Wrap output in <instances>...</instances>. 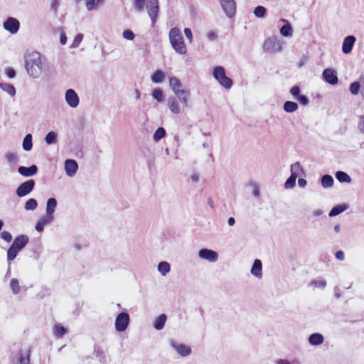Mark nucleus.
Masks as SVG:
<instances>
[{
	"label": "nucleus",
	"instance_id": "61",
	"mask_svg": "<svg viewBox=\"0 0 364 364\" xmlns=\"http://www.w3.org/2000/svg\"><path fill=\"white\" fill-rule=\"evenodd\" d=\"M51 8L55 13L57 12L58 8V0H53L51 4Z\"/></svg>",
	"mask_w": 364,
	"mask_h": 364
},
{
	"label": "nucleus",
	"instance_id": "42",
	"mask_svg": "<svg viewBox=\"0 0 364 364\" xmlns=\"http://www.w3.org/2000/svg\"><path fill=\"white\" fill-rule=\"evenodd\" d=\"M57 141V133L55 132H48L46 137H45V141L48 144H52L55 143Z\"/></svg>",
	"mask_w": 364,
	"mask_h": 364
},
{
	"label": "nucleus",
	"instance_id": "33",
	"mask_svg": "<svg viewBox=\"0 0 364 364\" xmlns=\"http://www.w3.org/2000/svg\"><path fill=\"white\" fill-rule=\"evenodd\" d=\"M23 149L26 151H31L33 147V143H32V135L31 134H28L26 135L23 140L22 144Z\"/></svg>",
	"mask_w": 364,
	"mask_h": 364
},
{
	"label": "nucleus",
	"instance_id": "28",
	"mask_svg": "<svg viewBox=\"0 0 364 364\" xmlns=\"http://www.w3.org/2000/svg\"><path fill=\"white\" fill-rule=\"evenodd\" d=\"M284 110L287 113H293L296 112L299 106L296 102L292 101H287L284 104Z\"/></svg>",
	"mask_w": 364,
	"mask_h": 364
},
{
	"label": "nucleus",
	"instance_id": "57",
	"mask_svg": "<svg viewBox=\"0 0 364 364\" xmlns=\"http://www.w3.org/2000/svg\"><path fill=\"white\" fill-rule=\"evenodd\" d=\"M6 73L9 78H14L16 76V71L13 68H7Z\"/></svg>",
	"mask_w": 364,
	"mask_h": 364
},
{
	"label": "nucleus",
	"instance_id": "7",
	"mask_svg": "<svg viewBox=\"0 0 364 364\" xmlns=\"http://www.w3.org/2000/svg\"><path fill=\"white\" fill-rule=\"evenodd\" d=\"M129 316L126 312L119 314L115 319L114 327L117 331H124L129 324Z\"/></svg>",
	"mask_w": 364,
	"mask_h": 364
},
{
	"label": "nucleus",
	"instance_id": "22",
	"mask_svg": "<svg viewBox=\"0 0 364 364\" xmlns=\"http://www.w3.org/2000/svg\"><path fill=\"white\" fill-rule=\"evenodd\" d=\"M291 176L295 178L304 175V169L299 162H295L291 166Z\"/></svg>",
	"mask_w": 364,
	"mask_h": 364
},
{
	"label": "nucleus",
	"instance_id": "11",
	"mask_svg": "<svg viewBox=\"0 0 364 364\" xmlns=\"http://www.w3.org/2000/svg\"><path fill=\"white\" fill-rule=\"evenodd\" d=\"M198 257L209 262H215L218 260V254L214 250L203 248L198 251Z\"/></svg>",
	"mask_w": 364,
	"mask_h": 364
},
{
	"label": "nucleus",
	"instance_id": "9",
	"mask_svg": "<svg viewBox=\"0 0 364 364\" xmlns=\"http://www.w3.org/2000/svg\"><path fill=\"white\" fill-rule=\"evenodd\" d=\"M35 181L32 179L28 180L22 183L16 191L17 196L22 198L28 196L33 190Z\"/></svg>",
	"mask_w": 364,
	"mask_h": 364
},
{
	"label": "nucleus",
	"instance_id": "13",
	"mask_svg": "<svg viewBox=\"0 0 364 364\" xmlns=\"http://www.w3.org/2000/svg\"><path fill=\"white\" fill-rule=\"evenodd\" d=\"M171 347L177 352L178 355H180L182 357H186L191 355V347L179 343L177 341L174 340H171Z\"/></svg>",
	"mask_w": 364,
	"mask_h": 364
},
{
	"label": "nucleus",
	"instance_id": "25",
	"mask_svg": "<svg viewBox=\"0 0 364 364\" xmlns=\"http://www.w3.org/2000/svg\"><path fill=\"white\" fill-rule=\"evenodd\" d=\"M31 350L20 352L18 355L16 364H30Z\"/></svg>",
	"mask_w": 364,
	"mask_h": 364
},
{
	"label": "nucleus",
	"instance_id": "5",
	"mask_svg": "<svg viewBox=\"0 0 364 364\" xmlns=\"http://www.w3.org/2000/svg\"><path fill=\"white\" fill-rule=\"evenodd\" d=\"M284 41L277 36L267 38L263 44L264 49L271 53L281 52L283 50Z\"/></svg>",
	"mask_w": 364,
	"mask_h": 364
},
{
	"label": "nucleus",
	"instance_id": "40",
	"mask_svg": "<svg viewBox=\"0 0 364 364\" xmlns=\"http://www.w3.org/2000/svg\"><path fill=\"white\" fill-rule=\"evenodd\" d=\"M166 135V131L163 127H159L154 132L153 138L155 141H159Z\"/></svg>",
	"mask_w": 364,
	"mask_h": 364
},
{
	"label": "nucleus",
	"instance_id": "56",
	"mask_svg": "<svg viewBox=\"0 0 364 364\" xmlns=\"http://www.w3.org/2000/svg\"><path fill=\"white\" fill-rule=\"evenodd\" d=\"M184 34L186 36L187 39L190 43H192L193 41V34L192 31L189 28H186L184 29Z\"/></svg>",
	"mask_w": 364,
	"mask_h": 364
},
{
	"label": "nucleus",
	"instance_id": "59",
	"mask_svg": "<svg viewBox=\"0 0 364 364\" xmlns=\"http://www.w3.org/2000/svg\"><path fill=\"white\" fill-rule=\"evenodd\" d=\"M218 36L216 34L215 32L214 31H209L208 33H207V38L210 40V41H214L217 38Z\"/></svg>",
	"mask_w": 364,
	"mask_h": 364
},
{
	"label": "nucleus",
	"instance_id": "18",
	"mask_svg": "<svg viewBox=\"0 0 364 364\" xmlns=\"http://www.w3.org/2000/svg\"><path fill=\"white\" fill-rule=\"evenodd\" d=\"M29 238L28 236L21 235L16 237L13 243L11 244L17 250L21 251L28 242Z\"/></svg>",
	"mask_w": 364,
	"mask_h": 364
},
{
	"label": "nucleus",
	"instance_id": "4",
	"mask_svg": "<svg viewBox=\"0 0 364 364\" xmlns=\"http://www.w3.org/2000/svg\"><path fill=\"white\" fill-rule=\"evenodd\" d=\"M213 77L225 89H230L232 86V80L226 76L225 68L222 66H216L213 72Z\"/></svg>",
	"mask_w": 364,
	"mask_h": 364
},
{
	"label": "nucleus",
	"instance_id": "34",
	"mask_svg": "<svg viewBox=\"0 0 364 364\" xmlns=\"http://www.w3.org/2000/svg\"><path fill=\"white\" fill-rule=\"evenodd\" d=\"M321 186L324 188H328L333 185V178L330 175H324L321 179Z\"/></svg>",
	"mask_w": 364,
	"mask_h": 364
},
{
	"label": "nucleus",
	"instance_id": "16",
	"mask_svg": "<svg viewBox=\"0 0 364 364\" xmlns=\"http://www.w3.org/2000/svg\"><path fill=\"white\" fill-rule=\"evenodd\" d=\"M78 169V165L76 161L73 159H67L65 161V170L68 176L73 177Z\"/></svg>",
	"mask_w": 364,
	"mask_h": 364
},
{
	"label": "nucleus",
	"instance_id": "26",
	"mask_svg": "<svg viewBox=\"0 0 364 364\" xmlns=\"http://www.w3.org/2000/svg\"><path fill=\"white\" fill-rule=\"evenodd\" d=\"M52 218H53L52 217H48L46 215V216H44V217L41 218V219H39L36 225V230L39 232H42L44 229V227L50 221L52 220Z\"/></svg>",
	"mask_w": 364,
	"mask_h": 364
},
{
	"label": "nucleus",
	"instance_id": "44",
	"mask_svg": "<svg viewBox=\"0 0 364 364\" xmlns=\"http://www.w3.org/2000/svg\"><path fill=\"white\" fill-rule=\"evenodd\" d=\"M267 12V9L262 6H257L254 9V14L257 18H263Z\"/></svg>",
	"mask_w": 364,
	"mask_h": 364
},
{
	"label": "nucleus",
	"instance_id": "52",
	"mask_svg": "<svg viewBox=\"0 0 364 364\" xmlns=\"http://www.w3.org/2000/svg\"><path fill=\"white\" fill-rule=\"evenodd\" d=\"M300 87L297 85H294L290 89V93L296 100L300 95Z\"/></svg>",
	"mask_w": 364,
	"mask_h": 364
},
{
	"label": "nucleus",
	"instance_id": "46",
	"mask_svg": "<svg viewBox=\"0 0 364 364\" xmlns=\"http://www.w3.org/2000/svg\"><path fill=\"white\" fill-rule=\"evenodd\" d=\"M83 36H83V34H82V33H79V34H77V35L75 37V38H74V40H73V43H71L70 46V48H77V47L79 46V45L80 44V43L82 42V39H83Z\"/></svg>",
	"mask_w": 364,
	"mask_h": 364
},
{
	"label": "nucleus",
	"instance_id": "10",
	"mask_svg": "<svg viewBox=\"0 0 364 364\" xmlns=\"http://www.w3.org/2000/svg\"><path fill=\"white\" fill-rule=\"evenodd\" d=\"M65 100L71 108H76L80 104V98L73 89H68L65 93Z\"/></svg>",
	"mask_w": 364,
	"mask_h": 364
},
{
	"label": "nucleus",
	"instance_id": "41",
	"mask_svg": "<svg viewBox=\"0 0 364 364\" xmlns=\"http://www.w3.org/2000/svg\"><path fill=\"white\" fill-rule=\"evenodd\" d=\"M152 97L159 102H162L164 100V93L159 88H156L153 90Z\"/></svg>",
	"mask_w": 364,
	"mask_h": 364
},
{
	"label": "nucleus",
	"instance_id": "51",
	"mask_svg": "<svg viewBox=\"0 0 364 364\" xmlns=\"http://www.w3.org/2000/svg\"><path fill=\"white\" fill-rule=\"evenodd\" d=\"M54 333L57 336H62L66 333V329L63 326L56 325L55 326Z\"/></svg>",
	"mask_w": 364,
	"mask_h": 364
},
{
	"label": "nucleus",
	"instance_id": "14",
	"mask_svg": "<svg viewBox=\"0 0 364 364\" xmlns=\"http://www.w3.org/2000/svg\"><path fill=\"white\" fill-rule=\"evenodd\" d=\"M220 3L228 17L231 18L235 15L236 6L234 0H220Z\"/></svg>",
	"mask_w": 364,
	"mask_h": 364
},
{
	"label": "nucleus",
	"instance_id": "2",
	"mask_svg": "<svg viewBox=\"0 0 364 364\" xmlns=\"http://www.w3.org/2000/svg\"><path fill=\"white\" fill-rule=\"evenodd\" d=\"M169 40L171 46L177 53L185 55L187 53V48L179 28L175 27L170 30Z\"/></svg>",
	"mask_w": 364,
	"mask_h": 364
},
{
	"label": "nucleus",
	"instance_id": "30",
	"mask_svg": "<svg viewBox=\"0 0 364 364\" xmlns=\"http://www.w3.org/2000/svg\"><path fill=\"white\" fill-rule=\"evenodd\" d=\"M336 178L341 183H349L351 182V178L347 173H346L344 171H337L336 173Z\"/></svg>",
	"mask_w": 364,
	"mask_h": 364
},
{
	"label": "nucleus",
	"instance_id": "15",
	"mask_svg": "<svg viewBox=\"0 0 364 364\" xmlns=\"http://www.w3.org/2000/svg\"><path fill=\"white\" fill-rule=\"evenodd\" d=\"M323 79L330 85H335L338 83V79L336 72L332 68H326L322 73Z\"/></svg>",
	"mask_w": 364,
	"mask_h": 364
},
{
	"label": "nucleus",
	"instance_id": "3",
	"mask_svg": "<svg viewBox=\"0 0 364 364\" xmlns=\"http://www.w3.org/2000/svg\"><path fill=\"white\" fill-rule=\"evenodd\" d=\"M169 85L173 93L179 98L181 103L188 105L189 90L184 88L183 84L176 77L169 78Z\"/></svg>",
	"mask_w": 364,
	"mask_h": 364
},
{
	"label": "nucleus",
	"instance_id": "37",
	"mask_svg": "<svg viewBox=\"0 0 364 364\" xmlns=\"http://www.w3.org/2000/svg\"><path fill=\"white\" fill-rule=\"evenodd\" d=\"M280 33L282 36L284 37H289L292 36V28L290 23H287V24L284 25L280 28Z\"/></svg>",
	"mask_w": 364,
	"mask_h": 364
},
{
	"label": "nucleus",
	"instance_id": "27",
	"mask_svg": "<svg viewBox=\"0 0 364 364\" xmlns=\"http://www.w3.org/2000/svg\"><path fill=\"white\" fill-rule=\"evenodd\" d=\"M167 317L165 314H162L159 316L154 321V327L156 330H161L166 323Z\"/></svg>",
	"mask_w": 364,
	"mask_h": 364
},
{
	"label": "nucleus",
	"instance_id": "58",
	"mask_svg": "<svg viewBox=\"0 0 364 364\" xmlns=\"http://www.w3.org/2000/svg\"><path fill=\"white\" fill-rule=\"evenodd\" d=\"M336 258L340 261H343L345 259L344 252L342 250H338L336 252Z\"/></svg>",
	"mask_w": 364,
	"mask_h": 364
},
{
	"label": "nucleus",
	"instance_id": "55",
	"mask_svg": "<svg viewBox=\"0 0 364 364\" xmlns=\"http://www.w3.org/2000/svg\"><path fill=\"white\" fill-rule=\"evenodd\" d=\"M296 100L303 105H307L309 102V98L302 95H300Z\"/></svg>",
	"mask_w": 364,
	"mask_h": 364
},
{
	"label": "nucleus",
	"instance_id": "24",
	"mask_svg": "<svg viewBox=\"0 0 364 364\" xmlns=\"http://www.w3.org/2000/svg\"><path fill=\"white\" fill-rule=\"evenodd\" d=\"M323 336L318 333H314L309 337V342L311 346H319L323 342Z\"/></svg>",
	"mask_w": 364,
	"mask_h": 364
},
{
	"label": "nucleus",
	"instance_id": "47",
	"mask_svg": "<svg viewBox=\"0 0 364 364\" xmlns=\"http://www.w3.org/2000/svg\"><path fill=\"white\" fill-rule=\"evenodd\" d=\"M5 159L9 163H16L18 161V156L13 152H7L4 155Z\"/></svg>",
	"mask_w": 364,
	"mask_h": 364
},
{
	"label": "nucleus",
	"instance_id": "49",
	"mask_svg": "<svg viewBox=\"0 0 364 364\" xmlns=\"http://www.w3.org/2000/svg\"><path fill=\"white\" fill-rule=\"evenodd\" d=\"M122 36L124 38L129 41H133L135 38L134 33L129 29L124 30L122 33Z\"/></svg>",
	"mask_w": 364,
	"mask_h": 364
},
{
	"label": "nucleus",
	"instance_id": "60",
	"mask_svg": "<svg viewBox=\"0 0 364 364\" xmlns=\"http://www.w3.org/2000/svg\"><path fill=\"white\" fill-rule=\"evenodd\" d=\"M191 179L192 182H193V183L198 182L199 180V176H198V173L193 172L191 175Z\"/></svg>",
	"mask_w": 364,
	"mask_h": 364
},
{
	"label": "nucleus",
	"instance_id": "31",
	"mask_svg": "<svg viewBox=\"0 0 364 364\" xmlns=\"http://www.w3.org/2000/svg\"><path fill=\"white\" fill-rule=\"evenodd\" d=\"M348 205H338L335 207H333L331 210L329 212L328 215L329 217H334L336 216L346 210H347Z\"/></svg>",
	"mask_w": 364,
	"mask_h": 364
},
{
	"label": "nucleus",
	"instance_id": "39",
	"mask_svg": "<svg viewBox=\"0 0 364 364\" xmlns=\"http://www.w3.org/2000/svg\"><path fill=\"white\" fill-rule=\"evenodd\" d=\"M20 251L17 250L14 246L11 245L7 250V259L9 262L13 261Z\"/></svg>",
	"mask_w": 364,
	"mask_h": 364
},
{
	"label": "nucleus",
	"instance_id": "38",
	"mask_svg": "<svg viewBox=\"0 0 364 364\" xmlns=\"http://www.w3.org/2000/svg\"><path fill=\"white\" fill-rule=\"evenodd\" d=\"M309 285L313 286L314 288H319L323 289L326 286V282L322 278H318L311 281Z\"/></svg>",
	"mask_w": 364,
	"mask_h": 364
},
{
	"label": "nucleus",
	"instance_id": "1",
	"mask_svg": "<svg viewBox=\"0 0 364 364\" xmlns=\"http://www.w3.org/2000/svg\"><path fill=\"white\" fill-rule=\"evenodd\" d=\"M25 68L29 76L36 79L48 70V64L45 57L33 51L26 55Z\"/></svg>",
	"mask_w": 364,
	"mask_h": 364
},
{
	"label": "nucleus",
	"instance_id": "6",
	"mask_svg": "<svg viewBox=\"0 0 364 364\" xmlns=\"http://www.w3.org/2000/svg\"><path fill=\"white\" fill-rule=\"evenodd\" d=\"M146 7L147 14L151 18L152 26H154L155 23L156 22L159 11V1L146 0Z\"/></svg>",
	"mask_w": 364,
	"mask_h": 364
},
{
	"label": "nucleus",
	"instance_id": "19",
	"mask_svg": "<svg viewBox=\"0 0 364 364\" xmlns=\"http://www.w3.org/2000/svg\"><path fill=\"white\" fill-rule=\"evenodd\" d=\"M18 173L25 177H31L36 174L38 168L36 165H32L30 167L20 166L18 168Z\"/></svg>",
	"mask_w": 364,
	"mask_h": 364
},
{
	"label": "nucleus",
	"instance_id": "53",
	"mask_svg": "<svg viewBox=\"0 0 364 364\" xmlns=\"http://www.w3.org/2000/svg\"><path fill=\"white\" fill-rule=\"evenodd\" d=\"M1 237L4 241L7 242H10L12 240V235L8 231H3L1 232Z\"/></svg>",
	"mask_w": 364,
	"mask_h": 364
},
{
	"label": "nucleus",
	"instance_id": "54",
	"mask_svg": "<svg viewBox=\"0 0 364 364\" xmlns=\"http://www.w3.org/2000/svg\"><path fill=\"white\" fill-rule=\"evenodd\" d=\"M358 128L359 132L364 134V115L360 117Z\"/></svg>",
	"mask_w": 364,
	"mask_h": 364
},
{
	"label": "nucleus",
	"instance_id": "63",
	"mask_svg": "<svg viewBox=\"0 0 364 364\" xmlns=\"http://www.w3.org/2000/svg\"><path fill=\"white\" fill-rule=\"evenodd\" d=\"M298 185H299V187L304 188L306 185V181L305 179H304V178H299L298 180Z\"/></svg>",
	"mask_w": 364,
	"mask_h": 364
},
{
	"label": "nucleus",
	"instance_id": "32",
	"mask_svg": "<svg viewBox=\"0 0 364 364\" xmlns=\"http://www.w3.org/2000/svg\"><path fill=\"white\" fill-rule=\"evenodd\" d=\"M171 270V266L167 262H161L158 264V271L162 276H166Z\"/></svg>",
	"mask_w": 364,
	"mask_h": 364
},
{
	"label": "nucleus",
	"instance_id": "62",
	"mask_svg": "<svg viewBox=\"0 0 364 364\" xmlns=\"http://www.w3.org/2000/svg\"><path fill=\"white\" fill-rule=\"evenodd\" d=\"M252 194L255 197H259V187L257 186H256V185L254 186Z\"/></svg>",
	"mask_w": 364,
	"mask_h": 364
},
{
	"label": "nucleus",
	"instance_id": "20",
	"mask_svg": "<svg viewBox=\"0 0 364 364\" xmlns=\"http://www.w3.org/2000/svg\"><path fill=\"white\" fill-rule=\"evenodd\" d=\"M250 272L254 277L259 279L262 278V264L260 259H257L254 261Z\"/></svg>",
	"mask_w": 364,
	"mask_h": 364
},
{
	"label": "nucleus",
	"instance_id": "43",
	"mask_svg": "<svg viewBox=\"0 0 364 364\" xmlns=\"http://www.w3.org/2000/svg\"><path fill=\"white\" fill-rule=\"evenodd\" d=\"M146 4L145 0H133V5L136 12H141L144 10V4Z\"/></svg>",
	"mask_w": 364,
	"mask_h": 364
},
{
	"label": "nucleus",
	"instance_id": "17",
	"mask_svg": "<svg viewBox=\"0 0 364 364\" xmlns=\"http://www.w3.org/2000/svg\"><path fill=\"white\" fill-rule=\"evenodd\" d=\"M355 37L353 36H348L343 40L342 45V51L345 54H348L352 51L353 47L355 43Z\"/></svg>",
	"mask_w": 364,
	"mask_h": 364
},
{
	"label": "nucleus",
	"instance_id": "29",
	"mask_svg": "<svg viewBox=\"0 0 364 364\" xmlns=\"http://www.w3.org/2000/svg\"><path fill=\"white\" fill-rule=\"evenodd\" d=\"M0 88L11 97L16 95V88L11 84L0 82Z\"/></svg>",
	"mask_w": 364,
	"mask_h": 364
},
{
	"label": "nucleus",
	"instance_id": "64",
	"mask_svg": "<svg viewBox=\"0 0 364 364\" xmlns=\"http://www.w3.org/2000/svg\"><path fill=\"white\" fill-rule=\"evenodd\" d=\"M277 364H291V363L286 359H279L277 360Z\"/></svg>",
	"mask_w": 364,
	"mask_h": 364
},
{
	"label": "nucleus",
	"instance_id": "21",
	"mask_svg": "<svg viewBox=\"0 0 364 364\" xmlns=\"http://www.w3.org/2000/svg\"><path fill=\"white\" fill-rule=\"evenodd\" d=\"M105 3V0H86L85 7L88 11L97 10Z\"/></svg>",
	"mask_w": 364,
	"mask_h": 364
},
{
	"label": "nucleus",
	"instance_id": "50",
	"mask_svg": "<svg viewBox=\"0 0 364 364\" xmlns=\"http://www.w3.org/2000/svg\"><path fill=\"white\" fill-rule=\"evenodd\" d=\"M360 85L358 82H354L350 85V91L353 95H357L359 92Z\"/></svg>",
	"mask_w": 364,
	"mask_h": 364
},
{
	"label": "nucleus",
	"instance_id": "36",
	"mask_svg": "<svg viewBox=\"0 0 364 364\" xmlns=\"http://www.w3.org/2000/svg\"><path fill=\"white\" fill-rule=\"evenodd\" d=\"M38 207V203L37 200L34 198H30L28 199L24 205V209L27 211L29 210H34Z\"/></svg>",
	"mask_w": 364,
	"mask_h": 364
},
{
	"label": "nucleus",
	"instance_id": "8",
	"mask_svg": "<svg viewBox=\"0 0 364 364\" xmlns=\"http://www.w3.org/2000/svg\"><path fill=\"white\" fill-rule=\"evenodd\" d=\"M167 106L173 114H179L188 105H182L178 97L171 96L168 98Z\"/></svg>",
	"mask_w": 364,
	"mask_h": 364
},
{
	"label": "nucleus",
	"instance_id": "12",
	"mask_svg": "<svg viewBox=\"0 0 364 364\" xmlns=\"http://www.w3.org/2000/svg\"><path fill=\"white\" fill-rule=\"evenodd\" d=\"M4 28L11 34L16 33L20 28V22L14 17H9L3 24Z\"/></svg>",
	"mask_w": 364,
	"mask_h": 364
},
{
	"label": "nucleus",
	"instance_id": "48",
	"mask_svg": "<svg viewBox=\"0 0 364 364\" xmlns=\"http://www.w3.org/2000/svg\"><path fill=\"white\" fill-rule=\"evenodd\" d=\"M296 178L290 176L289 178L286 181L284 186L286 188H292L296 185Z\"/></svg>",
	"mask_w": 364,
	"mask_h": 364
},
{
	"label": "nucleus",
	"instance_id": "35",
	"mask_svg": "<svg viewBox=\"0 0 364 364\" xmlns=\"http://www.w3.org/2000/svg\"><path fill=\"white\" fill-rule=\"evenodd\" d=\"M165 77L164 73L161 70H156L151 77V81L154 83H161Z\"/></svg>",
	"mask_w": 364,
	"mask_h": 364
},
{
	"label": "nucleus",
	"instance_id": "45",
	"mask_svg": "<svg viewBox=\"0 0 364 364\" xmlns=\"http://www.w3.org/2000/svg\"><path fill=\"white\" fill-rule=\"evenodd\" d=\"M10 287L14 294H17L19 293L21 288L18 284V281L16 279H11L10 282Z\"/></svg>",
	"mask_w": 364,
	"mask_h": 364
},
{
	"label": "nucleus",
	"instance_id": "23",
	"mask_svg": "<svg viewBox=\"0 0 364 364\" xmlns=\"http://www.w3.org/2000/svg\"><path fill=\"white\" fill-rule=\"evenodd\" d=\"M57 206V200L54 198H50L46 203V215L48 217H52V215L54 213L55 208Z\"/></svg>",
	"mask_w": 364,
	"mask_h": 364
}]
</instances>
